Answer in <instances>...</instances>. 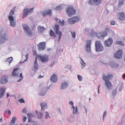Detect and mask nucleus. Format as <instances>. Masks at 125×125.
Segmentation results:
<instances>
[{"label":"nucleus","instance_id":"1","mask_svg":"<svg viewBox=\"0 0 125 125\" xmlns=\"http://www.w3.org/2000/svg\"><path fill=\"white\" fill-rule=\"evenodd\" d=\"M37 58H38V59L41 61L42 62H46L48 61L49 60L48 56L47 55H44L43 56L37 55V56L36 57L34 63V68L36 70L38 69V67L37 61Z\"/></svg>","mask_w":125,"mask_h":125},{"label":"nucleus","instance_id":"2","mask_svg":"<svg viewBox=\"0 0 125 125\" xmlns=\"http://www.w3.org/2000/svg\"><path fill=\"white\" fill-rule=\"evenodd\" d=\"M113 75L112 74H108L107 76L104 75L103 76V80L105 81V85L109 90L111 89L112 88V85L111 83L108 80L112 79Z\"/></svg>","mask_w":125,"mask_h":125},{"label":"nucleus","instance_id":"3","mask_svg":"<svg viewBox=\"0 0 125 125\" xmlns=\"http://www.w3.org/2000/svg\"><path fill=\"white\" fill-rule=\"evenodd\" d=\"M15 11V8L11 10L9 13L10 15L8 17L10 25L13 27H14L16 25L15 22L14 21V19L12 16L14 14Z\"/></svg>","mask_w":125,"mask_h":125},{"label":"nucleus","instance_id":"4","mask_svg":"<svg viewBox=\"0 0 125 125\" xmlns=\"http://www.w3.org/2000/svg\"><path fill=\"white\" fill-rule=\"evenodd\" d=\"M105 31L100 32L97 33L95 32L93 33V34H96L97 37L99 39L102 38H104L107 35V33L109 32V30L108 28H106L105 29Z\"/></svg>","mask_w":125,"mask_h":125},{"label":"nucleus","instance_id":"5","mask_svg":"<svg viewBox=\"0 0 125 125\" xmlns=\"http://www.w3.org/2000/svg\"><path fill=\"white\" fill-rule=\"evenodd\" d=\"M59 26V25L56 24L53 28V30L56 34L58 36V41H59L61 39L62 33L61 31H60Z\"/></svg>","mask_w":125,"mask_h":125},{"label":"nucleus","instance_id":"6","mask_svg":"<svg viewBox=\"0 0 125 125\" xmlns=\"http://www.w3.org/2000/svg\"><path fill=\"white\" fill-rule=\"evenodd\" d=\"M66 11L69 17L72 16L76 13L75 10L72 6H69L66 10Z\"/></svg>","mask_w":125,"mask_h":125},{"label":"nucleus","instance_id":"7","mask_svg":"<svg viewBox=\"0 0 125 125\" xmlns=\"http://www.w3.org/2000/svg\"><path fill=\"white\" fill-rule=\"evenodd\" d=\"M95 46L96 52L102 51L103 50V47L99 41H96L95 42Z\"/></svg>","mask_w":125,"mask_h":125},{"label":"nucleus","instance_id":"8","mask_svg":"<svg viewBox=\"0 0 125 125\" xmlns=\"http://www.w3.org/2000/svg\"><path fill=\"white\" fill-rule=\"evenodd\" d=\"M23 27L24 31H26L28 34L30 36H32V32L30 28L27 25L24 24L23 25Z\"/></svg>","mask_w":125,"mask_h":125},{"label":"nucleus","instance_id":"9","mask_svg":"<svg viewBox=\"0 0 125 125\" xmlns=\"http://www.w3.org/2000/svg\"><path fill=\"white\" fill-rule=\"evenodd\" d=\"M80 20L79 17H74L68 20V21L70 24H73L75 22L78 21Z\"/></svg>","mask_w":125,"mask_h":125},{"label":"nucleus","instance_id":"10","mask_svg":"<svg viewBox=\"0 0 125 125\" xmlns=\"http://www.w3.org/2000/svg\"><path fill=\"white\" fill-rule=\"evenodd\" d=\"M34 9L33 8H31L30 10L28 9H25L23 11V18L25 17L29 13H31Z\"/></svg>","mask_w":125,"mask_h":125},{"label":"nucleus","instance_id":"11","mask_svg":"<svg viewBox=\"0 0 125 125\" xmlns=\"http://www.w3.org/2000/svg\"><path fill=\"white\" fill-rule=\"evenodd\" d=\"M46 43L45 42H40L37 45L38 49L39 51L43 50L45 48Z\"/></svg>","mask_w":125,"mask_h":125},{"label":"nucleus","instance_id":"12","mask_svg":"<svg viewBox=\"0 0 125 125\" xmlns=\"http://www.w3.org/2000/svg\"><path fill=\"white\" fill-rule=\"evenodd\" d=\"M122 50L120 49L117 51L116 54L115 55V57L116 58L120 59L122 57Z\"/></svg>","mask_w":125,"mask_h":125},{"label":"nucleus","instance_id":"13","mask_svg":"<svg viewBox=\"0 0 125 125\" xmlns=\"http://www.w3.org/2000/svg\"><path fill=\"white\" fill-rule=\"evenodd\" d=\"M117 16L119 20L120 21L124 20L125 19V14L123 12L118 13Z\"/></svg>","mask_w":125,"mask_h":125},{"label":"nucleus","instance_id":"14","mask_svg":"<svg viewBox=\"0 0 125 125\" xmlns=\"http://www.w3.org/2000/svg\"><path fill=\"white\" fill-rule=\"evenodd\" d=\"M42 14L44 16H45L46 15H48L50 16H51L52 15V10H48L43 12Z\"/></svg>","mask_w":125,"mask_h":125},{"label":"nucleus","instance_id":"15","mask_svg":"<svg viewBox=\"0 0 125 125\" xmlns=\"http://www.w3.org/2000/svg\"><path fill=\"white\" fill-rule=\"evenodd\" d=\"M113 40L112 39L109 38L105 42V44L107 47H110L113 43Z\"/></svg>","mask_w":125,"mask_h":125},{"label":"nucleus","instance_id":"16","mask_svg":"<svg viewBox=\"0 0 125 125\" xmlns=\"http://www.w3.org/2000/svg\"><path fill=\"white\" fill-rule=\"evenodd\" d=\"M91 41L88 40L86 44V51L89 52L90 51V45Z\"/></svg>","mask_w":125,"mask_h":125},{"label":"nucleus","instance_id":"17","mask_svg":"<svg viewBox=\"0 0 125 125\" xmlns=\"http://www.w3.org/2000/svg\"><path fill=\"white\" fill-rule=\"evenodd\" d=\"M1 83L2 84L6 83L8 82L7 77L6 76H4L1 77L0 80Z\"/></svg>","mask_w":125,"mask_h":125},{"label":"nucleus","instance_id":"18","mask_svg":"<svg viewBox=\"0 0 125 125\" xmlns=\"http://www.w3.org/2000/svg\"><path fill=\"white\" fill-rule=\"evenodd\" d=\"M19 70V68H14L12 73V75L14 76H18L19 73L17 71Z\"/></svg>","mask_w":125,"mask_h":125},{"label":"nucleus","instance_id":"19","mask_svg":"<svg viewBox=\"0 0 125 125\" xmlns=\"http://www.w3.org/2000/svg\"><path fill=\"white\" fill-rule=\"evenodd\" d=\"M5 92V88L3 87L0 88V98L4 96Z\"/></svg>","mask_w":125,"mask_h":125},{"label":"nucleus","instance_id":"20","mask_svg":"<svg viewBox=\"0 0 125 125\" xmlns=\"http://www.w3.org/2000/svg\"><path fill=\"white\" fill-rule=\"evenodd\" d=\"M51 80L53 82H56L57 80V77L56 75L55 74L53 75L51 77Z\"/></svg>","mask_w":125,"mask_h":125},{"label":"nucleus","instance_id":"21","mask_svg":"<svg viewBox=\"0 0 125 125\" xmlns=\"http://www.w3.org/2000/svg\"><path fill=\"white\" fill-rule=\"evenodd\" d=\"M68 85V83L67 82H65L62 83L61 85V89H64L67 87Z\"/></svg>","mask_w":125,"mask_h":125},{"label":"nucleus","instance_id":"22","mask_svg":"<svg viewBox=\"0 0 125 125\" xmlns=\"http://www.w3.org/2000/svg\"><path fill=\"white\" fill-rule=\"evenodd\" d=\"M55 20L58 23H59L62 26L64 25V20H62V21L61 20H60L58 19H55Z\"/></svg>","mask_w":125,"mask_h":125},{"label":"nucleus","instance_id":"23","mask_svg":"<svg viewBox=\"0 0 125 125\" xmlns=\"http://www.w3.org/2000/svg\"><path fill=\"white\" fill-rule=\"evenodd\" d=\"M40 105L41 107L42 110H43L45 107L47 106V104L46 103H42L40 104Z\"/></svg>","mask_w":125,"mask_h":125},{"label":"nucleus","instance_id":"24","mask_svg":"<svg viewBox=\"0 0 125 125\" xmlns=\"http://www.w3.org/2000/svg\"><path fill=\"white\" fill-rule=\"evenodd\" d=\"M49 33L51 36L53 38H54L56 37L55 33L52 30H51L50 31Z\"/></svg>","mask_w":125,"mask_h":125},{"label":"nucleus","instance_id":"25","mask_svg":"<svg viewBox=\"0 0 125 125\" xmlns=\"http://www.w3.org/2000/svg\"><path fill=\"white\" fill-rule=\"evenodd\" d=\"M93 0L94 3L96 5H98L100 4L102 1V0Z\"/></svg>","mask_w":125,"mask_h":125},{"label":"nucleus","instance_id":"26","mask_svg":"<svg viewBox=\"0 0 125 125\" xmlns=\"http://www.w3.org/2000/svg\"><path fill=\"white\" fill-rule=\"evenodd\" d=\"M72 107L73 109V114H74L76 113L78 111L77 107H76L75 108L73 106V107Z\"/></svg>","mask_w":125,"mask_h":125},{"label":"nucleus","instance_id":"27","mask_svg":"<svg viewBox=\"0 0 125 125\" xmlns=\"http://www.w3.org/2000/svg\"><path fill=\"white\" fill-rule=\"evenodd\" d=\"M44 29V28L43 27L39 26L38 27V30L39 31H40L41 32L42 31H44L45 29Z\"/></svg>","mask_w":125,"mask_h":125},{"label":"nucleus","instance_id":"28","mask_svg":"<svg viewBox=\"0 0 125 125\" xmlns=\"http://www.w3.org/2000/svg\"><path fill=\"white\" fill-rule=\"evenodd\" d=\"M37 114V117L38 118L40 119L42 117V114L41 112L38 113L37 111H36Z\"/></svg>","mask_w":125,"mask_h":125},{"label":"nucleus","instance_id":"29","mask_svg":"<svg viewBox=\"0 0 125 125\" xmlns=\"http://www.w3.org/2000/svg\"><path fill=\"white\" fill-rule=\"evenodd\" d=\"M16 119V117L14 116L13 117L11 121V123L12 124H14L15 122Z\"/></svg>","mask_w":125,"mask_h":125},{"label":"nucleus","instance_id":"30","mask_svg":"<svg viewBox=\"0 0 125 125\" xmlns=\"http://www.w3.org/2000/svg\"><path fill=\"white\" fill-rule=\"evenodd\" d=\"M27 116L28 117H29L28 119V121L29 122H31V116H33L30 113H28L27 114Z\"/></svg>","mask_w":125,"mask_h":125},{"label":"nucleus","instance_id":"31","mask_svg":"<svg viewBox=\"0 0 125 125\" xmlns=\"http://www.w3.org/2000/svg\"><path fill=\"white\" fill-rule=\"evenodd\" d=\"M124 0H119L118 5L119 6H121L124 4Z\"/></svg>","mask_w":125,"mask_h":125},{"label":"nucleus","instance_id":"32","mask_svg":"<svg viewBox=\"0 0 125 125\" xmlns=\"http://www.w3.org/2000/svg\"><path fill=\"white\" fill-rule=\"evenodd\" d=\"M116 44H119L123 46L124 45V42L122 41H117L116 42Z\"/></svg>","mask_w":125,"mask_h":125},{"label":"nucleus","instance_id":"33","mask_svg":"<svg viewBox=\"0 0 125 125\" xmlns=\"http://www.w3.org/2000/svg\"><path fill=\"white\" fill-rule=\"evenodd\" d=\"M12 57H10L8 58L7 61L10 64L11 62L12 61Z\"/></svg>","mask_w":125,"mask_h":125},{"label":"nucleus","instance_id":"34","mask_svg":"<svg viewBox=\"0 0 125 125\" xmlns=\"http://www.w3.org/2000/svg\"><path fill=\"white\" fill-rule=\"evenodd\" d=\"M5 37V35H4V36H2L1 37V40L2 41H3L4 42L6 40Z\"/></svg>","mask_w":125,"mask_h":125},{"label":"nucleus","instance_id":"35","mask_svg":"<svg viewBox=\"0 0 125 125\" xmlns=\"http://www.w3.org/2000/svg\"><path fill=\"white\" fill-rule=\"evenodd\" d=\"M23 79V76L22 75V73H21L20 74V78L19 80H17V82H19L21 80Z\"/></svg>","mask_w":125,"mask_h":125},{"label":"nucleus","instance_id":"36","mask_svg":"<svg viewBox=\"0 0 125 125\" xmlns=\"http://www.w3.org/2000/svg\"><path fill=\"white\" fill-rule=\"evenodd\" d=\"M77 77L78 80L80 81H81L82 79V77L80 75H78L77 76Z\"/></svg>","mask_w":125,"mask_h":125},{"label":"nucleus","instance_id":"37","mask_svg":"<svg viewBox=\"0 0 125 125\" xmlns=\"http://www.w3.org/2000/svg\"><path fill=\"white\" fill-rule=\"evenodd\" d=\"M73 38H74L75 37V32H71Z\"/></svg>","mask_w":125,"mask_h":125},{"label":"nucleus","instance_id":"38","mask_svg":"<svg viewBox=\"0 0 125 125\" xmlns=\"http://www.w3.org/2000/svg\"><path fill=\"white\" fill-rule=\"evenodd\" d=\"M61 8L62 6L61 5H59L56 7L55 8V9L56 10H58L59 9L60 10V9H61Z\"/></svg>","mask_w":125,"mask_h":125},{"label":"nucleus","instance_id":"39","mask_svg":"<svg viewBox=\"0 0 125 125\" xmlns=\"http://www.w3.org/2000/svg\"><path fill=\"white\" fill-rule=\"evenodd\" d=\"M18 101L20 102L21 103H24L25 101L23 99H20Z\"/></svg>","mask_w":125,"mask_h":125},{"label":"nucleus","instance_id":"40","mask_svg":"<svg viewBox=\"0 0 125 125\" xmlns=\"http://www.w3.org/2000/svg\"><path fill=\"white\" fill-rule=\"evenodd\" d=\"M81 64L84 66H85V63L84 62V61L83 60L81 59Z\"/></svg>","mask_w":125,"mask_h":125},{"label":"nucleus","instance_id":"41","mask_svg":"<svg viewBox=\"0 0 125 125\" xmlns=\"http://www.w3.org/2000/svg\"><path fill=\"white\" fill-rule=\"evenodd\" d=\"M106 115V111H105L103 115V120L104 119V118H105Z\"/></svg>","mask_w":125,"mask_h":125},{"label":"nucleus","instance_id":"42","mask_svg":"<svg viewBox=\"0 0 125 125\" xmlns=\"http://www.w3.org/2000/svg\"><path fill=\"white\" fill-rule=\"evenodd\" d=\"M46 115L45 116V118H48V117H49V114L48 112H46Z\"/></svg>","mask_w":125,"mask_h":125},{"label":"nucleus","instance_id":"43","mask_svg":"<svg viewBox=\"0 0 125 125\" xmlns=\"http://www.w3.org/2000/svg\"><path fill=\"white\" fill-rule=\"evenodd\" d=\"M115 24V22L114 21H112L110 22V24L112 25H114Z\"/></svg>","mask_w":125,"mask_h":125},{"label":"nucleus","instance_id":"44","mask_svg":"<svg viewBox=\"0 0 125 125\" xmlns=\"http://www.w3.org/2000/svg\"><path fill=\"white\" fill-rule=\"evenodd\" d=\"M22 112L23 113H25L26 114L27 113V110L26 108H24L22 110Z\"/></svg>","mask_w":125,"mask_h":125},{"label":"nucleus","instance_id":"45","mask_svg":"<svg viewBox=\"0 0 125 125\" xmlns=\"http://www.w3.org/2000/svg\"><path fill=\"white\" fill-rule=\"evenodd\" d=\"M89 3L90 4H93L94 2L93 0H90L89 2Z\"/></svg>","mask_w":125,"mask_h":125},{"label":"nucleus","instance_id":"46","mask_svg":"<svg viewBox=\"0 0 125 125\" xmlns=\"http://www.w3.org/2000/svg\"><path fill=\"white\" fill-rule=\"evenodd\" d=\"M69 104L72 105V107H73V103L72 101H70L69 102Z\"/></svg>","mask_w":125,"mask_h":125},{"label":"nucleus","instance_id":"47","mask_svg":"<svg viewBox=\"0 0 125 125\" xmlns=\"http://www.w3.org/2000/svg\"><path fill=\"white\" fill-rule=\"evenodd\" d=\"M28 56V54H27L25 55V57H26V59L24 60V61H25L27 60Z\"/></svg>","mask_w":125,"mask_h":125},{"label":"nucleus","instance_id":"48","mask_svg":"<svg viewBox=\"0 0 125 125\" xmlns=\"http://www.w3.org/2000/svg\"><path fill=\"white\" fill-rule=\"evenodd\" d=\"M26 117H24L23 119V120L24 122H25L26 121Z\"/></svg>","mask_w":125,"mask_h":125},{"label":"nucleus","instance_id":"49","mask_svg":"<svg viewBox=\"0 0 125 125\" xmlns=\"http://www.w3.org/2000/svg\"><path fill=\"white\" fill-rule=\"evenodd\" d=\"M100 85H99L98 86V94H99V93H100V92H99V88H100Z\"/></svg>","mask_w":125,"mask_h":125},{"label":"nucleus","instance_id":"50","mask_svg":"<svg viewBox=\"0 0 125 125\" xmlns=\"http://www.w3.org/2000/svg\"><path fill=\"white\" fill-rule=\"evenodd\" d=\"M100 85H99L98 86V94H99V93H100V92H99V88H100Z\"/></svg>","mask_w":125,"mask_h":125},{"label":"nucleus","instance_id":"51","mask_svg":"<svg viewBox=\"0 0 125 125\" xmlns=\"http://www.w3.org/2000/svg\"><path fill=\"white\" fill-rule=\"evenodd\" d=\"M89 30L88 29H86L84 30V32L85 33L86 32L88 31Z\"/></svg>","mask_w":125,"mask_h":125},{"label":"nucleus","instance_id":"52","mask_svg":"<svg viewBox=\"0 0 125 125\" xmlns=\"http://www.w3.org/2000/svg\"><path fill=\"white\" fill-rule=\"evenodd\" d=\"M116 91H115L112 94L113 95H115L116 93Z\"/></svg>","mask_w":125,"mask_h":125},{"label":"nucleus","instance_id":"53","mask_svg":"<svg viewBox=\"0 0 125 125\" xmlns=\"http://www.w3.org/2000/svg\"><path fill=\"white\" fill-rule=\"evenodd\" d=\"M8 113L9 114H11V111L10 110L8 111Z\"/></svg>","mask_w":125,"mask_h":125},{"label":"nucleus","instance_id":"54","mask_svg":"<svg viewBox=\"0 0 125 125\" xmlns=\"http://www.w3.org/2000/svg\"><path fill=\"white\" fill-rule=\"evenodd\" d=\"M42 77H43V76H42L41 75H39V78H42Z\"/></svg>","mask_w":125,"mask_h":125},{"label":"nucleus","instance_id":"55","mask_svg":"<svg viewBox=\"0 0 125 125\" xmlns=\"http://www.w3.org/2000/svg\"><path fill=\"white\" fill-rule=\"evenodd\" d=\"M2 121V118L0 119V122H1Z\"/></svg>","mask_w":125,"mask_h":125},{"label":"nucleus","instance_id":"56","mask_svg":"<svg viewBox=\"0 0 125 125\" xmlns=\"http://www.w3.org/2000/svg\"><path fill=\"white\" fill-rule=\"evenodd\" d=\"M123 77L124 78H125V74L123 76Z\"/></svg>","mask_w":125,"mask_h":125},{"label":"nucleus","instance_id":"57","mask_svg":"<svg viewBox=\"0 0 125 125\" xmlns=\"http://www.w3.org/2000/svg\"><path fill=\"white\" fill-rule=\"evenodd\" d=\"M7 97H9V94H7Z\"/></svg>","mask_w":125,"mask_h":125},{"label":"nucleus","instance_id":"58","mask_svg":"<svg viewBox=\"0 0 125 125\" xmlns=\"http://www.w3.org/2000/svg\"><path fill=\"white\" fill-rule=\"evenodd\" d=\"M53 64H52H52H51L50 65V66L51 67H52V65H53Z\"/></svg>","mask_w":125,"mask_h":125},{"label":"nucleus","instance_id":"59","mask_svg":"<svg viewBox=\"0 0 125 125\" xmlns=\"http://www.w3.org/2000/svg\"><path fill=\"white\" fill-rule=\"evenodd\" d=\"M20 125H22V124H21Z\"/></svg>","mask_w":125,"mask_h":125},{"label":"nucleus","instance_id":"60","mask_svg":"<svg viewBox=\"0 0 125 125\" xmlns=\"http://www.w3.org/2000/svg\"><path fill=\"white\" fill-rule=\"evenodd\" d=\"M41 95H42V96L43 95H42L41 94Z\"/></svg>","mask_w":125,"mask_h":125},{"label":"nucleus","instance_id":"61","mask_svg":"<svg viewBox=\"0 0 125 125\" xmlns=\"http://www.w3.org/2000/svg\"><path fill=\"white\" fill-rule=\"evenodd\" d=\"M92 31H93V30H92Z\"/></svg>","mask_w":125,"mask_h":125},{"label":"nucleus","instance_id":"62","mask_svg":"<svg viewBox=\"0 0 125 125\" xmlns=\"http://www.w3.org/2000/svg\"><path fill=\"white\" fill-rule=\"evenodd\" d=\"M26 125H29L28 124H26Z\"/></svg>","mask_w":125,"mask_h":125},{"label":"nucleus","instance_id":"63","mask_svg":"<svg viewBox=\"0 0 125 125\" xmlns=\"http://www.w3.org/2000/svg\"><path fill=\"white\" fill-rule=\"evenodd\" d=\"M37 125L36 124V125Z\"/></svg>","mask_w":125,"mask_h":125}]
</instances>
